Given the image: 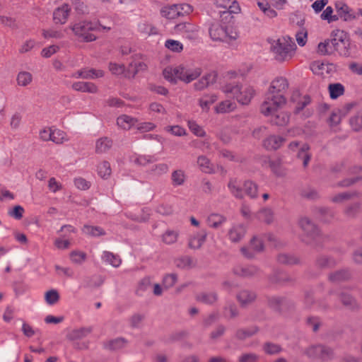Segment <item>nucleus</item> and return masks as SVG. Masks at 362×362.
<instances>
[{
    "label": "nucleus",
    "mask_w": 362,
    "mask_h": 362,
    "mask_svg": "<svg viewBox=\"0 0 362 362\" xmlns=\"http://www.w3.org/2000/svg\"><path fill=\"white\" fill-rule=\"evenodd\" d=\"M223 92L231 94L238 103L247 105L255 95V90L250 85L227 84L222 88Z\"/></svg>",
    "instance_id": "nucleus-5"
},
{
    "label": "nucleus",
    "mask_w": 362,
    "mask_h": 362,
    "mask_svg": "<svg viewBox=\"0 0 362 362\" xmlns=\"http://www.w3.org/2000/svg\"><path fill=\"white\" fill-rule=\"evenodd\" d=\"M132 160L133 163L139 165L144 166L148 163L156 161V158L151 156L136 155L132 158Z\"/></svg>",
    "instance_id": "nucleus-36"
},
{
    "label": "nucleus",
    "mask_w": 362,
    "mask_h": 362,
    "mask_svg": "<svg viewBox=\"0 0 362 362\" xmlns=\"http://www.w3.org/2000/svg\"><path fill=\"white\" fill-rule=\"evenodd\" d=\"M330 98L336 99L344 93V86L340 83H334L329 86Z\"/></svg>",
    "instance_id": "nucleus-42"
},
{
    "label": "nucleus",
    "mask_w": 362,
    "mask_h": 362,
    "mask_svg": "<svg viewBox=\"0 0 362 362\" xmlns=\"http://www.w3.org/2000/svg\"><path fill=\"white\" fill-rule=\"evenodd\" d=\"M334 54L344 57L351 54L350 41L347 34L341 30H334L331 33Z\"/></svg>",
    "instance_id": "nucleus-9"
},
{
    "label": "nucleus",
    "mask_w": 362,
    "mask_h": 362,
    "mask_svg": "<svg viewBox=\"0 0 362 362\" xmlns=\"http://www.w3.org/2000/svg\"><path fill=\"white\" fill-rule=\"evenodd\" d=\"M71 7L67 4H64L57 8L53 12V21L57 24H65L69 18Z\"/></svg>",
    "instance_id": "nucleus-13"
},
{
    "label": "nucleus",
    "mask_w": 362,
    "mask_h": 362,
    "mask_svg": "<svg viewBox=\"0 0 362 362\" xmlns=\"http://www.w3.org/2000/svg\"><path fill=\"white\" fill-rule=\"evenodd\" d=\"M187 124L190 131L197 136L203 137L206 135V132L204 129L195 121L189 120Z\"/></svg>",
    "instance_id": "nucleus-46"
},
{
    "label": "nucleus",
    "mask_w": 362,
    "mask_h": 362,
    "mask_svg": "<svg viewBox=\"0 0 362 362\" xmlns=\"http://www.w3.org/2000/svg\"><path fill=\"white\" fill-rule=\"evenodd\" d=\"M110 71L115 75H121L124 72L125 66L122 64L110 62L109 64Z\"/></svg>",
    "instance_id": "nucleus-58"
},
{
    "label": "nucleus",
    "mask_w": 362,
    "mask_h": 362,
    "mask_svg": "<svg viewBox=\"0 0 362 362\" xmlns=\"http://www.w3.org/2000/svg\"><path fill=\"white\" fill-rule=\"evenodd\" d=\"M197 165L200 170L205 173L214 172V166L210 160L205 156H199L197 158Z\"/></svg>",
    "instance_id": "nucleus-27"
},
{
    "label": "nucleus",
    "mask_w": 362,
    "mask_h": 362,
    "mask_svg": "<svg viewBox=\"0 0 362 362\" xmlns=\"http://www.w3.org/2000/svg\"><path fill=\"white\" fill-rule=\"evenodd\" d=\"M102 260L113 267H119L122 263L120 257L109 251H104L102 255Z\"/></svg>",
    "instance_id": "nucleus-22"
},
{
    "label": "nucleus",
    "mask_w": 362,
    "mask_h": 362,
    "mask_svg": "<svg viewBox=\"0 0 362 362\" xmlns=\"http://www.w3.org/2000/svg\"><path fill=\"white\" fill-rule=\"evenodd\" d=\"M111 25H103L100 22L82 21L74 24L71 30L76 35L86 42H92L95 40L96 36L90 31L100 30V29L110 30Z\"/></svg>",
    "instance_id": "nucleus-6"
},
{
    "label": "nucleus",
    "mask_w": 362,
    "mask_h": 362,
    "mask_svg": "<svg viewBox=\"0 0 362 362\" xmlns=\"http://www.w3.org/2000/svg\"><path fill=\"white\" fill-rule=\"evenodd\" d=\"M209 32L211 39L214 42H225L233 47L238 45L237 40L239 35L236 30L231 28H226L216 23L210 26Z\"/></svg>",
    "instance_id": "nucleus-4"
},
{
    "label": "nucleus",
    "mask_w": 362,
    "mask_h": 362,
    "mask_svg": "<svg viewBox=\"0 0 362 362\" xmlns=\"http://www.w3.org/2000/svg\"><path fill=\"white\" fill-rule=\"evenodd\" d=\"M98 174L103 178H106L111 174L110 165L108 162L104 161L99 165Z\"/></svg>",
    "instance_id": "nucleus-51"
},
{
    "label": "nucleus",
    "mask_w": 362,
    "mask_h": 362,
    "mask_svg": "<svg viewBox=\"0 0 362 362\" xmlns=\"http://www.w3.org/2000/svg\"><path fill=\"white\" fill-rule=\"evenodd\" d=\"M82 231L85 235L93 237H98L105 234L102 228L89 225H85L82 228Z\"/></svg>",
    "instance_id": "nucleus-31"
},
{
    "label": "nucleus",
    "mask_w": 362,
    "mask_h": 362,
    "mask_svg": "<svg viewBox=\"0 0 362 362\" xmlns=\"http://www.w3.org/2000/svg\"><path fill=\"white\" fill-rule=\"evenodd\" d=\"M74 90L82 93L95 94L98 92V87L92 82L88 81H76L71 85Z\"/></svg>",
    "instance_id": "nucleus-16"
},
{
    "label": "nucleus",
    "mask_w": 362,
    "mask_h": 362,
    "mask_svg": "<svg viewBox=\"0 0 362 362\" xmlns=\"http://www.w3.org/2000/svg\"><path fill=\"white\" fill-rule=\"evenodd\" d=\"M42 35L45 38H56L60 39L63 37V33L60 30L49 29L44 30L42 31Z\"/></svg>",
    "instance_id": "nucleus-59"
},
{
    "label": "nucleus",
    "mask_w": 362,
    "mask_h": 362,
    "mask_svg": "<svg viewBox=\"0 0 362 362\" xmlns=\"http://www.w3.org/2000/svg\"><path fill=\"white\" fill-rule=\"evenodd\" d=\"M226 221V218L216 213H212L207 217L206 222L209 227L218 228Z\"/></svg>",
    "instance_id": "nucleus-21"
},
{
    "label": "nucleus",
    "mask_w": 362,
    "mask_h": 362,
    "mask_svg": "<svg viewBox=\"0 0 362 362\" xmlns=\"http://www.w3.org/2000/svg\"><path fill=\"white\" fill-rule=\"evenodd\" d=\"M45 300L47 304L53 305L59 300V292L56 289H51L45 293Z\"/></svg>",
    "instance_id": "nucleus-41"
},
{
    "label": "nucleus",
    "mask_w": 362,
    "mask_h": 362,
    "mask_svg": "<svg viewBox=\"0 0 362 362\" xmlns=\"http://www.w3.org/2000/svg\"><path fill=\"white\" fill-rule=\"evenodd\" d=\"M136 119L127 115H122L117 119V124L119 127L128 130L136 123Z\"/></svg>",
    "instance_id": "nucleus-20"
},
{
    "label": "nucleus",
    "mask_w": 362,
    "mask_h": 362,
    "mask_svg": "<svg viewBox=\"0 0 362 362\" xmlns=\"http://www.w3.org/2000/svg\"><path fill=\"white\" fill-rule=\"evenodd\" d=\"M238 301L243 305H245L252 302L255 298V293L248 291H242L237 296Z\"/></svg>",
    "instance_id": "nucleus-38"
},
{
    "label": "nucleus",
    "mask_w": 362,
    "mask_h": 362,
    "mask_svg": "<svg viewBox=\"0 0 362 362\" xmlns=\"http://www.w3.org/2000/svg\"><path fill=\"white\" fill-rule=\"evenodd\" d=\"M278 110H276V112ZM276 111L269 116H272L271 119V122L278 126H285L286 125L290 119V115L286 112H280L277 114H275Z\"/></svg>",
    "instance_id": "nucleus-24"
},
{
    "label": "nucleus",
    "mask_w": 362,
    "mask_h": 362,
    "mask_svg": "<svg viewBox=\"0 0 362 362\" xmlns=\"http://www.w3.org/2000/svg\"><path fill=\"white\" fill-rule=\"evenodd\" d=\"M17 84L20 86L25 87L30 85L33 81V75L28 71H22L17 74Z\"/></svg>",
    "instance_id": "nucleus-28"
},
{
    "label": "nucleus",
    "mask_w": 362,
    "mask_h": 362,
    "mask_svg": "<svg viewBox=\"0 0 362 362\" xmlns=\"http://www.w3.org/2000/svg\"><path fill=\"white\" fill-rule=\"evenodd\" d=\"M165 130L176 136H182L186 134V130L179 125L168 126L165 127Z\"/></svg>",
    "instance_id": "nucleus-53"
},
{
    "label": "nucleus",
    "mask_w": 362,
    "mask_h": 362,
    "mask_svg": "<svg viewBox=\"0 0 362 362\" xmlns=\"http://www.w3.org/2000/svg\"><path fill=\"white\" fill-rule=\"evenodd\" d=\"M288 88V83L286 78L276 77L274 79L261 105V112L267 116L281 108L286 102L284 95Z\"/></svg>",
    "instance_id": "nucleus-1"
},
{
    "label": "nucleus",
    "mask_w": 362,
    "mask_h": 362,
    "mask_svg": "<svg viewBox=\"0 0 362 362\" xmlns=\"http://www.w3.org/2000/svg\"><path fill=\"white\" fill-rule=\"evenodd\" d=\"M149 110L152 112L158 114L165 115L167 111L163 105L160 103L153 102L149 105Z\"/></svg>",
    "instance_id": "nucleus-63"
},
{
    "label": "nucleus",
    "mask_w": 362,
    "mask_h": 362,
    "mask_svg": "<svg viewBox=\"0 0 362 362\" xmlns=\"http://www.w3.org/2000/svg\"><path fill=\"white\" fill-rule=\"evenodd\" d=\"M285 141L286 139L283 136L270 135L264 140L263 146L267 150H276L282 146Z\"/></svg>",
    "instance_id": "nucleus-17"
},
{
    "label": "nucleus",
    "mask_w": 362,
    "mask_h": 362,
    "mask_svg": "<svg viewBox=\"0 0 362 362\" xmlns=\"http://www.w3.org/2000/svg\"><path fill=\"white\" fill-rule=\"evenodd\" d=\"M37 45V42L35 40L29 39L25 40L19 49V52L21 53H26L32 50L35 45Z\"/></svg>",
    "instance_id": "nucleus-56"
},
{
    "label": "nucleus",
    "mask_w": 362,
    "mask_h": 362,
    "mask_svg": "<svg viewBox=\"0 0 362 362\" xmlns=\"http://www.w3.org/2000/svg\"><path fill=\"white\" fill-rule=\"evenodd\" d=\"M236 103L230 100H226L218 103L216 107V113H228L236 109Z\"/></svg>",
    "instance_id": "nucleus-25"
},
{
    "label": "nucleus",
    "mask_w": 362,
    "mask_h": 362,
    "mask_svg": "<svg viewBox=\"0 0 362 362\" xmlns=\"http://www.w3.org/2000/svg\"><path fill=\"white\" fill-rule=\"evenodd\" d=\"M228 187L233 196L242 199L246 194L251 199H256L258 197V187L256 183L247 180L242 183L235 179L230 180Z\"/></svg>",
    "instance_id": "nucleus-7"
},
{
    "label": "nucleus",
    "mask_w": 362,
    "mask_h": 362,
    "mask_svg": "<svg viewBox=\"0 0 362 362\" xmlns=\"http://www.w3.org/2000/svg\"><path fill=\"white\" fill-rule=\"evenodd\" d=\"M298 226L302 230L300 239L308 245H314L320 239V233L317 226L308 217L298 220Z\"/></svg>",
    "instance_id": "nucleus-8"
},
{
    "label": "nucleus",
    "mask_w": 362,
    "mask_h": 362,
    "mask_svg": "<svg viewBox=\"0 0 362 362\" xmlns=\"http://www.w3.org/2000/svg\"><path fill=\"white\" fill-rule=\"evenodd\" d=\"M216 78L214 73H209L202 76L194 86L196 90H202L206 88L210 83H212Z\"/></svg>",
    "instance_id": "nucleus-26"
},
{
    "label": "nucleus",
    "mask_w": 362,
    "mask_h": 362,
    "mask_svg": "<svg viewBox=\"0 0 362 362\" xmlns=\"http://www.w3.org/2000/svg\"><path fill=\"white\" fill-rule=\"evenodd\" d=\"M179 236L178 229L168 228L161 235V241L165 245H173L177 242Z\"/></svg>",
    "instance_id": "nucleus-19"
},
{
    "label": "nucleus",
    "mask_w": 362,
    "mask_h": 362,
    "mask_svg": "<svg viewBox=\"0 0 362 362\" xmlns=\"http://www.w3.org/2000/svg\"><path fill=\"white\" fill-rule=\"evenodd\" d=\"M86 254L82 251L74 250L70 253L71 261L74 264H82L86 261Z\"/></svg>",
    "instance_id": "nucleus-45"
},
{
    "label": "nucleus",
    "mask_w": 362,
    "mask_h": 362,
    "mask_svg": "<svg viewBox=\"0 0 362 362\" xmlns=\"http://www.w3.org/2000/svg\"><path fill=\"white\" fill-rule=\"evenodd\" d=\"M192 11V7L188 4H173L161 9L162 16L168 19H175L179 16L187 15Z\"/></svg>",
    "instance_id": "nucleus-10"
},
{
    "label": "nucleus",
    "mask_w": 362,
    "mask_h": 362,
    "mask_svg": "<svg viewBox=\"0 0 362 362\" xmlns=\"http://www.w3.org/2000/svg\"><path fill=\"white\" fill-rule=\"evenodd\" d=\"M197 300L205 304H213L217 300V295L215 293L203 292L197 296Z\"/></svg>",
    "instance_id": "nucleus-30"
},
{
    "label": "nucleus",
    "mask_w": 362,
    "mask_h": 362,
    "mask_svg": "<svg viewBox=\"0 0 362 362\" xmlns=\"http://www.w3.org/2000/svg\"><path fill=\"white\" fill-rule=\"evenodd\" d=\"M333 8L331 6H327L321 14L322 20L327 21L328 23L334 22L338 20V16L333 15Z\"/></svg>",
    "instance_id": "nucleus-49"
},
{
    "label": "nucleus",
    "mask_w": 362,
    "mask_h": 362,
    "mask_svg": "<svg viewBox=\"0 0 362 362\" xmlns=\"http://www.w3.org/2000/svg\"><path fill=\"white\" fill-rule=\"evenodd\" d=\"M259 218L267 223H270L274 218V211L272 209L264 208L259 212Z\"/></svg>",
    "instance_id": "nucleus-43"
},
{
    "label": "nucleus",
    "mask_w": 362,
    "mask_h": 362,
    "mask_svg": "<svg viewBox=\"0 0 362 362\" xmlns=\"http://www.w3.org/2000/svg\"><path fill=\"white\" fill-rule=\"evenodd\" d=\"M217 100V96L214 94L205 95L199 100V104L202 109L208 111L212 104Z\"/></svg>",
    "instance_id": "nucleus-29"
},
{
    "label": "nucleus",
    "mask_w": 362,
    "mask_h": 362,
    "mask_svg": "<svg viewBox=\"0 0 362 362\" xmlns=\"http://www.w3.org/2000/svg\"><path fill=\"white\" fill-rule=\"evenodd\" d=\"M278 261L282 264H293L298 262L296 257L289 254H281L278 256Z\"/></svg>",
    "instance_id": "nucleus-55"
},
{
    "label": "nucleus",
    "mask_w": 362,
    "mask_h": 362,
    "mask_svg": "<svg viewBox=\"0 0 362 362\" xmlns=\"http://www.w3.org/2000/svg\"><path fill=\"white\" fill-rule=\"evenodd\" d=\"M146 68L147 66L144 62H133L129 64V70L132 71L133 76L140 71H145Z\"/></svg>",
    "instance_id": "nucleus-54"
},
{
    "label": "nucleus",
    "mask_w": 362,
    "mask_h": 362,
    "mask_svg": "<svg viewBox=\"0 0 362 362\" xmlns=\"http://www.w3.org/2000/svg\"><path fill=\"white\" fill-rule=\"evenodd\" d=\"M309 146L303 144L301 145L300 151L298 152L297 156L299 158L303 160V165L304 168H306L310 160V155L308 153Z\"/></svg>",
    "instance_id": "nucleus-37"
},
{
    "label": "nucleus",
    "mask_w": 362,
    "mask_h": 362,
    "mask_svg": "<svg viewBox=\"0 0 362 362\" xmlns=\"http://www.w3.org/2000/svg\"><path fill=\"white\" fill-rule=\"evenodd\" d=\"M127 344V341L123 338H117L111 340L108 343V347L110 349L116 350L124 347Z\"/></svg>",
    "instance_id": "nucleus-60"
},
{
    "label": "nucleus",
    "mask_w": 362,
    "mask_h": 362,
    "mask_svg": "<svg viewBox=\"0 0 362 362\" xmlns=\"http://www.w3.org/2000/svg\"><path fill=\"white\" fill-rule=\"evenodd\" d=\"M177 281V276L176 274H168L163 278V285L165 288H170L173 287Z\"/></svg>",
    "instance_id": "nucleus-47"
},
{
    "label": "nucleus",
    "mask_w": 362,
    "mask_h": 362,
    "mask_svg": "<svg viewBox=\"0 0 362 362\" xmlns=\"http://www.w3.org/2000/svg\"><path fill=\"white\" fill-rule=\"evenodd\" d=\"M202 73V69L192 63L182 64L175 66H168L163 71V77L170 83L177 81L189 83L197 79Z\"/></svg>",
    "instance_id": "nucleus-2"
},
{
    "label": "nucleus",
    "mask_w": 362,
    "mask_h": 362,
    "mask_svg": "<svg viewBox=\"0 0 362 362\" xmlns=\"http://www.w3.org/2000/svg\"><path fill=\"white\" fill-rule=\"evenodd\" d=\"M206 236L207 233L204 230L194 233L189 239V247L192 249L200 248L204 243Z\"/></svg>",
    "instance_id": "nucleus-18"
},
{
    "label": "nucleus",
    "mask_w": 362,
    "mask_h": 362,
    "mask_svg": "<svg viewBox=\"0 0 362 362\" xmlns=\"http://www.w3.org/2000/svg\"><path fill=\"white\" fill-rule=\"evenodd\" d=\"M165 47L171 52L180 53L183 50V45L178 40L168 39L165 42Z\"/></svg>",
    "instance_id": "nucleus-34"
},
{
    "label": "nucleus",
    "mask_w": 362,
    "mask_h": 362,
    "mask_svg": "<svg viewBox=\"0 0 362 362\" xmlns=\"http://www.w3.org/2000/svg\"><path fill=\"white\" fill-rule=\"evenodd\" d=\"M258 272V269L253 265H248L243 267L242 268L236 269L235 270V273L236 274L245 276V277H249L255 275Z\"/></svg>",
    "instance_id": "nucleus-35"
},
{
    "label": "nucleus",
    "mask_w": 362,
    "mask_h": 362,
    "mask_svg": "<svg viewBox=\"0 0 362 362\" xmlns=\"http://www.w3.org/2000/svg\"><path fill=\"white\" fill-rule=\"evenodd\" d=\"M305 354L310 358L328 361L333 358V350L325 345L317 344L309 346Z\"/></svg>",
    "instance_id": "nucleus-11"
},
{
    "label": "nucleus",
    "mask_w": 362,
    "mask_h": 362,
    "mask_svg": "<svg viewBox=\"0 0 362 362\" xmlns=\"http://www.w3.org/2000/svg\"><path fill=\"white\" fill-rule=\"evenodd\" d=\"M270 49L274 54V58L279 62L291 59L296 48L295 42L288 36L272 40L270 41Z\"/></svg>",
    "instance_id": "nucleus-3"
},
{
    "label": "nucleus",
    "mask_w": 362,
    "mask_h": 362,
    "mask_svg": "<svg viewBox=\"0 0 362 362\" xmlns=\"http://www.w3.org/2000/svg\"><path fill=\"white\" fill-rule=\"evenodd\" d=\"M263 349L265 353L268 354H276L281 351V349L278 344H272V343H266Z\"/></svg>",
    "instance_id": "nucleus-61"
},
{
    "label": "nucleus",
    "mask_w": 362,
    "mask_h": 362,
    "mask_svg": "<svg viewBox=\"0 0 362 362\" xmlns=\"http://www.w3.org/2000/svg\"><path fill=\"white\" fill-rule=\"evenodd\" d=\"M185 174L182 170H176L172 173L171 179L174 186H180L185 181Z\"/></svg>",
    "instance_id": "nucleus-40"
},
{
    "label": "nucleus",
    "mask_w": 362,
    "mask_h": 362,
    "mask_svg": "<svg viewBox=\"0 0 362 362\" xmlns=\"http://www.w3.org/2000/svg\"><path fill=\"white\" fill-rule=\"evenodd\" d=\"M350 124L355 131L362 129V110L350 119Z\"/></svg>",
    "instance_id": "nucleus-48"
},
{
    "label": "nucleus",
    "mask_w": 362,
    "mask_h": 362,
    "mask_svg": "<svg viewBox=\"0 0 362 362\" xmlns=\"http://www.w3.org/2000/svg\"><path fill=\"white\" fill-rule=\"evenodd\" d=\"M23 213L24 209L21 206L17 205L8 211V215L17 220H19L23 217Z\"/></svg>",
    "instance_id": "nucleus-62"
},
{
    "label": "nucleus",
    "mask_w": 362,
    "mask_h": 362,
    "mask_svg": "<svg viewBox=\"0 0 362 362\" xmlns=\"http://www.w3.org/2000/svg\"><path fill=\"white\" fill-rule=\"evenodd\" d=\"M193 264L192 260L189 257H182L175 260L176 267L181 269L190 268Z\"/></svg>",
    "instance_id": "nucleus-50"
},
{
    "label": "nucleus",
    "mask_w": 362,
    "mask_h": 362,
    "mask_svg": "<svg viewBox=\"0 0 362 362\" xmlns=\"http://www.w3.org/2000/svg\"><path fill=\"white\" fill-rule=\"evenodd\" d=\"M349 277V274L347 271L341 270L332 274L329 279L332 281L337 282L346 280Z\"/></svg>",
    "instance_id": "nucleus-52"
},
{
    "label": "nucleus",
    "mask_w": 362,
    "mask_h": 362,
    "mask_svg": "<svg viewBox=\"0 0 362 362\" xmlns=\"http://www.w3.org/2000/svg\"><path fill=\"white\" fill-rule=\"evenodd\" d=\"M259 358L258 355L254 353H247L239 357V362H256Z\"/></svg>",
    "instance_id": "nucleus-64"
},
{
    "label": "nucleus",
    "mask_w": 362,
    "mask_h": 362,
    "mask_svg": "<svg viewBox=\"0 0 362 362\" xmlns=\"http://www.w3.org/2000/svg\"><path fill=\"white\" fill-rule=\"evenodd\" d=\"M246 233V228L242 223H234L228 229L227 236L232 243L240 242Z\"/></svg>",
    "instance_id": "nucleus-12"
},
{
    "label": "nucleus",
    "mask_w": 362,
    "mask_h": 362,
    "mask_svg": "<svg viewBox=\"0 0 362 362\" xmlns=\"http://www.w3.org/2000/svg\"><path fill=\"white\" fill-rule=\"evenodd\" d=\"M112 146V141L107 138L103 137L99 139L96 141L95 150L98 153H105L108 151Z\"/></svg>",
    "instance_id": "nucleus-32"
},
{
    "label": "nucleus",
    "mask_w": 362,
    "mask_h": 362,
    "mask_svg": "<svg viewBox=\"0 0 362 362\" xmlns=\"http://www.w3.org/2000/svg\"><path fill=\"white\" fill-rule=\"evenodd\" d=\"M335 9L338 19L341 18L345 21H349L355 18L352 10L343 1H337L335 3Z\"/></svg>",
    "instance_id": "nucleus-15"
},
{
    "label": "nucleus",
    "mask_w": 362,
    "mask_h": 362,
    "mask_svg": "<svg viewBox=\"0 0 362 362\" xmlns=\"http://www.w3.org/2000/svg\"><path fill=\"white\" fill-rule=\"evenodd\" d=\"M264 248L263 240L259 238L255 237L250 243L249 248L242 247V253L247 257H252L255 252H261Z\"/></svg>",
    "instance_id": "nucleus-14"
},
{
    "label": "nucleus",
    "mask_w": 362,
    "mask_h": 362,
    "mask_svg": "<svg viewBox=\"0 0 362 362\" xmlns=\"http://www.w3.org/2000/svg\"><path fill=\"white\" fill-rule=\"evenodd\" d=\"M332 47V37L330 40H325L318 44L317 52L320 55H332L334 49Z\"/></svg>",
    "instance_id": "nucleus-23"
},
{
    "label": "nucleus",
    "mask_w": 362,
    "mask_h": 362,
    "mask_svg": "<svg viewBox=\"0 0 362 362\" xmlns=\"http://www.w3.org/2000/svg\"><path fill=\"white\" fill-rule=\"evenodd\" d=\"M90 332L91 329L90 328L82 327L71 331L69 334L68 337L71 340L78 339L86 337Z\"/></svg>",
    "instance_id": "nucleus-39"
},
{
    "label": "nucleus",
    "mask_w": 362,
    "mask_h": 362,
    "mask_svg": "<svg viewBox=\"0 0 362 362\" xmlns=\"http://www.w3.org/2000/svg\"><path fill=\"white\" fill-rule=\"evenodd\" d=\"M168 165L165 163H159L152 166L149 171L151 175L160 176L168 171Z\"/></svg>",
    "instance_id": "nucleus-44"
},
{
    "label": "nucleus",
    "mask_w": 362,
    "mask_h": 362,
    "mask_svg": "<svg viewBox=\"0 0 362 362\" xmlns=\"http://www.w3.org/2000/svg\"><path fill=\"white\" fill-rule=\"evenodd\" d=\"M59 49V47L56 45H52L49 47H45L41 52L42 57L49 58L54 54L57 53Z\"/></svg>",
    "instance_id": "nucleus-57"
},
{
    "label": "nucleus",
    "mask_w": 362,
    "mask_h": 362,
    "mask_svg": "<svg viewBox=\"0 0 362 362\" xmlns=\"http://www.w3.org/2000/svg\"><path fill=\"white\" fill-rule=\"evenodd\" d=\"M69 140L66 134L59 129H53L51 141L57 144H61Z\"/></svg>",
    "instance_id": "nucleus-33"
}]
</instances>
